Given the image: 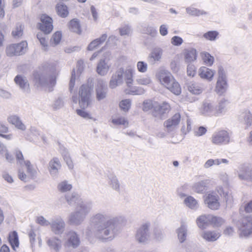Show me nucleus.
<instances>
[{"label":"nucleus","mask_w":252,"mask_h":252,"mask_svg":"<svg viewBox=\"0 0 252 252\" xmlns=\"http://www.w3.org/2000/svg\"><path fill=\"white\" fill-rule=\"evenodd\" d=\"M118 217H110L104 213H97L92 216L90 224L96 238L102 241L112 240L117 232Z\"/></svg>","instance_id":"obj_1"},{"label":"nucleus","mask_w":252,"mask_h":252,"mask_svg":"<svg viewBox=\"0 0 252 252\" xmlns=\"http://www.w3.org/2000/svg\"><path fill=\"white\" fill-rule=\"evenodd\" d=\"M160 83L175 95L181 93V87L172 74L167 70H160L157 75Z\"/></svg>","instance_id":"obj_2"},{"label":"nucleus","mask_w":252,"mask_h":252,"mask_svg":"<svg viewBox=\"0 0 252 252\" xmlns=\"http://www.w3.org/2000/svg\"><path fill=\"white\" fill-rule=\"evenodd\" d=\"M57 75L58 73L56 71L51 75L36 73L34 74V80L36 84L43 87L48 91L51 92L56 84Z\"/></svg>","instance_id":"obj_3"},{"label":"nucleus","mask_w":252,"mask_h":252,"mask_svg":"<svg viewBox=\"0 0 252 252\" xmlns=\"http://www.w3.org/2000/svg\"><path fill=\"white\" fill-rule=\"evenodd\" d=\"M91 88L86 85H83L81 86L79 91V95L80 99L78 100L77 96H72V101L75 103L79 102L80 106L85 109L87 108L91 103Z\"/></svg>","instance_id":"obj_4"},{"label":"nucleus","mask_w":252,"mask_h":252,"mask_svg":"<svg viewBox=\"0 0 252 252\" xmlns=\"http://www.w3.org/2000/svg\"><path fill=\"white\" fill-rule=\"evenodd\" d=\"M28 50V43L26 41L17 44H12L7 46L5 49V52L7 56L13 57L15 56L22 55Z\"/></svg>","instance_id":"obj_5"},{"label":"nucleus","mask_w":252,"mask_h":252,"mask_svg":"<svg viewBox=\"0 0 252 252\" xmlns=\"http://www.w3.org/2000/svg\"><path fill=\"white\" fill-rule=\"evenodd\" d=\"M150 223L146 222L141 225L137 229L135 235L137 241L140 243H145L151 238V234L150 231Z\"/></svg>","instance_id":"obj_6"},{"label":"nucleus","mask_w":252,"mask_h":252,"mask_svg":"<svg viewBox=\"0 0 252 252\" xmlns=\"http://www.w3.org/2000/svg\"><path fill=\"white\" fill-rule=\"evenodd\" d=\"M241 237H247L252 233V217L249 216L243 218L239 226Z\"/></svg>","instance_id":"obj_7"},{"label":"nucleus","mask_w":252,"mask_h":252,"mask_svg":"<svg viewBox=\"0 0 252 252\" xmlns=\"http://www.w3.org/2000/svg\"><path fill=\"white\" fill-rule=\"evenodd\" d=\"M118 70L119 72H121L123 81L126 83V86L128 88L131 87L135 73L134 67L131 65H128L126 68L120 67Z\"/></svg>","instance_id":"obj_8"},{"label":"nucleus","mask_w":252,"mask_h":252,"mask_svg":"<svg viewBox=\"0 0 252 252\" xmlns=\"http://www.w3.org/2000/svg\"><path fill=\"white\" fill-rule=\"evenodd\" d=\"M50 229L56 235H61L63 233L65 228V223L60 217H55L50 220Z\"/></svg>","instance_id":"obj_9"},{"label":"nucleus","mask_w":252,"mask_h":252,"mask_svg":"<svg viewBox=\"0 0 252 252\" xmlns=\"http://www.w3.org/2000/svg\"><path fill=\"white\" fill-rule=\"evenodd\" d=\"M230 137L227 132L225 130H220L213 134L211 138V142L216 145H221L228 144Z\"/></svg>","instance_id":"obj_10"},{"label":"nucleus","mask_w":252,"mask_h":252,"mask_svg":"<svg viewBox=\"0 0 252 252\" xmlns=\"http://www.w3.org/2000/svg\"><path fill=\"white\" fill-rule=\"evenodd\" d=\"M41 22L39 23V28L45 34L50 33L53 29L52 19L46 14H43L40 17Z\"/></svg>","instance_id":"obj_11"},{"label":"nucleus","mask_w":252,"mask_h":252,"mask_svg":"<svg viewBox=\"0 0 252 252\" xmlns=\"http://www.w3.org/2000/svg\"><path fill=\"white\" fill-rule=\"evenodd\" d=\"M80 241L78 235L74 231L71 230L66 233V240L64 247L76 248L80 245Z\"/></svg>","instance_id":"obj_12"},{"label":"nucleus","mask_w":252,"mask_h":252,"mask_svg":"<svg viewBox=\"0 0 252 252\" xmlns=\"http://www.w3.org/2000/svg\"><path fill=\"white\" fill-rule=\"evenodd\" d=\"M107 86L106 82L101 79L97 80L95 87L96 98L98 101L104 99L107 94Z\"/></svg>","instance_id":"obj_13"},{"label":"nucleus","mask_w":252,"mask_h":252,"mask_svg":"<svg viewBox=\"0 0 252 252\" xmlns=\"http://www.w3.org/2000/svg\"><path fill=\"white\" fill-rule=\"evenodd\" d=\"M239 179L241 180L252 182V168L247 165H242L237 171Z\"/></svg>","instance_id":"obj_14"},{"label":"nucleus","mask_w":252,"mask_h":252,"mask_svg":"<svg viewBox=\"0 0 252 252\" xmlns=\"http://www.w3.org/2000/svg\"><path fill=\"white\" fill-rule=\"evenodd\" d=\"M62 166L59 159L57 158H53L48 163V171L51 176L53 178H57L59 174V171Z\"/></svg>","instance_id":"obj_15"},{"label":"nucleus","mask_w":252,"mask_h":252,"mask_svg":"<svg viewBox=\"0 0 252 252\" xmlns=\"http://www.w3.org/2000/svg\"><path fill=\"white\" fill-rule=\"evenodd\" d=\"M170 110V105L166 102H163L161 104H156L154 106V111L153 115L155 117L161 119L162 116L169 112Z\"/></svg>","instance_id":"obj_16"},{"label":"nucleus","mask_w":252,"mask_h":252,"mask_svg":"<svg viewBox=\"0 0 252 252\" xmlns=\"http://www.w3.org/2000/svg\"><path fill=\"white\" fill-rule=\"evenodd\" d=\"M205 202L208 207L212 210H217L220 207L219 196L215 193L208 194L205 199Z\"/></svg>","instance_id":"obj_17"},{"label":"nucleus","mask_w":252,"mask_h":252,"mask_svg":"<svg viewBox=\"0 0 252 252\" xmlns=\"http://www.w3.org/2000/svg\"><path fill=\"white\" fill-rule=\"evenodd\" d=\"M92 205V202L83 201L76 206L75 210L86 218L88 214L91 212Z\"/></svg>","instance_id":"obj_18"},{"label":"nucleus","mask_w":252,"mask_h":252,"mask_svg":"<svg viewBox=\"0 0 252 252\" xmlns=\"http://www.w3.org/2000/svg\"><path fill=\"white\" fill-rule=\"evenodd\" d=\"M200 113L204 115L216 116L215 105L209 102H203L200 108Z\"/></svg>","instance_id":"obj_19"},{"label":"nucleus","mask_w":252,"mask_h":252,"mask_svg":"<svg viewBox=\"0 0 252 252\" xmlns=\"http://www.w3.org/2000/svg\"><path fill=\"white\" fill-rule=\"evenodd\" d=\"M163 50L159 47L153 49L148 56V61L152 63L160 62L162 56Z\"/></svg>","instance_id":"obj_20"},{"label":"nucleus","mask_w":252,"mask_h":252,"mask_svg":"<svg viewBox=\"0 0 252 252\" xmlns=\"http://www.w3.org/2000/svg\"><path fill=\"white\" fill-rule=\"evenodd\" d=\"M180 119V114L176 113L171 118L165 121L164 125L166 127L167 131L169 132L173 131L179 124Z\"/></svg>","instance_id":"obj_21"},{"label":"nucleus","mask_w":252,"mask_h":252,"mask_svg":"<svg viewBox=\"0 0 252 252\" xmlns=\"http://www.w3.org/2000/svg\"><path fill=\"white\" fill-rule=\"evenodd\" d=\"M209 182L207 180L196 182L192 186V190L197 193H203L208 189Z\"/></svg>","instance_id":"obj_22"},{"label":"nucleus","mask_w":252,"mask_h":252,"mask_svg":"<svg viewBox=\"0 0 252 252\" xmlns=\"http://www.w3.org/2000/svg\"><path fill=\"white\" fill-rule=\"evenodd\" d=\"M229 109V102L224 98L221 99L215 105L216 116L224 114Z\"/></svg>","instance_id":"obj_23"},{"label":"nucleus","mask_w":252,"mask_h":252,"mask_svg":"<svg viewBox=\"0 0 252 252\" xmlns=\"http://www.w3.org/2000/svg\"><path fill=\"white\" fill-rule=\"evenodd\" d=\"M188 232V226L185 221L182 220L181 226L176 230L178 238L180 243H183L186 240Z\"/></svg>","instance_id":"obj_24"},{"label":"nucleus","mask_w":252,"mask_h":252,"mask_svg":"<svg viewBox=\"0 0 252 252\" xmlns=\"http://www.w3.org/2000/svg\"><path fill=\"white\" fill-rule=\"evenodd\" d=\"M7 122L14 125L17 129L24 131L26 129V126L22 122V120L17 115H12L8 117Z\"/></svg>","instance_id":"obj_25"},{"label":"nucleus","mask_w":252,"mask_h":252,"mask_svg":"<svg viewBox=\"0 0 252 252\" xmlns=\"http://www.w3.org/2000/svg\"><path fill=\"white\" fill-rule=\"evenodd\" d=\"M85 218L76 210L70 213L68 217V222L73 225H79L85 220Z\"/></svg>","instance_id":"obj_26"},{"label":"nucleus","mask_w":252,"mask_h":252,"mask_svg":"<svg viewBox=\"0 0 252 252\" xmlns=\"http://www.w3.org/2000/svg\"><path fill=\"white\" fill-rule=\"evenodd\" d=\"M123 83L121 72H119L117 70L111 76L109 82V87L111 89H114Z\"/></svg>","instance_id":"obj_27"},{"label":"nucleus","mask_w":252,"mask_h":252,"mask_svg":"<svg viewBox=\"0 0 252 252\" xmlns=\"http://www.w3.org/2000/svg\"><path fill=\"white\" fill-rule=\"evenodd\" d=\"M220 233L217 231H204L201 233V237L207 242H214L220 236Z\"/></svg>","instance_id":"obj_28"},{"label":"nucleus","mask_w":252,"mask_h":252,"mask_svg":"<svg viewBox=\"0 0 252 252\" xmlns=\"http://www.w3.org/2000/svg\"><path fill=\"white\" fill-rule=\"evenodd\" d=\"M215 71L205 66L201 67L198 71L200 78L206 79L209 81L212 80Z\"/></svg>","instance_id":"obj_29"},{"label":"nucleus","mask_w":252,"mask_h":252,"mask_svg":"<svg viewBox=\"0 0 252 252\" xmlns=\"http://www.w3.org/2000/svg\"><path fill=\"white\" fill-rule=\"evenodd\" d=\"M184 56L185 62L190 64L196 60V51L193 48L185 49L184 52Z\"/></svg>","instance_id":"obj_30"},{"label":"nucleus","mask_w":252,"mask_h":252,"mask_svg":"<svg viewBox=\"0 0 252 252\" xmlns=\"http://www.w3.org/2000/svg\"><path fill=\"white\" fill-rule=\"evenodd\" d=\"M65 200L67 203L70 206L76 205L77 206L83 201L80 196L75 192L66 195Z\"/></svg>","instance_id":"obj_31"},{"label":"nucleus","mask_w":252,"mask_h":252,"mask_svg":"<svg viewBox=\"0 0 252 252\" xmlns=\"http://www.w3.org/2000/svg\"><path fill=\"white\" fill-rule=\"evenodd\" d=\"M14 81L23 92L28 93L30 91L29 84L25 77L17 75L15 77Z\"/></svg>","instance_id":"obj_32"},{"label":"nucleus","mask_w":252,"mask_h":252,"mask_svg":"<svg viewBox=\"0 0 252 252\" xmlns=\"http://www.w3.org/2000/svg\"><path fill=\"white\" fill-rule=\"evenodd\" d=\"M60 152L68 168L70 169H72L73 168L74 165L68 150L63 146H61L60 147Z\"/></svg>","instance_id":"obj_33"},{"label":"nucleus","mask_w":252,"mask_h":252,"mask_svg":"<svg viewBox=\"0 0 252 252\" xmlns=\"http://www.w3.org/2000/svg\"><path fill=\"white\" fill-rule=\"evenodd\" d=\"M108 184L112 189L118 192L120 191V183L115 175L110 174L108 176Z\"/></svg>","instance_id":"obj_34"},{"label":"nucleus","mask_w":252,"mask_h":252,"mask_svg":"<svg viewBox=\"0 0 252 252\" xmlns=\"http://www.w3.org/2000/svg\"><path fill=\"white\" fill-rule=\"evenodd\" d=\"M48 245L56 252H59L62 248V241L57 237L48 239L47 241Z\"/></svg>","instance_id":"obj_35"},{"label":"nucleus","mask_w":252,"mask_h":252,"mask_svg":"<svg viewBox=\"0 0 252 252\" xmlns=\"http://www.w3.org/2000/svg\"><path fill=\"white\" fill-rule=\"evenodd\" d=\"M107 35L106 33L103 34L99 38L92 41L88 46V50L93 51L98 46L102 44L106 39Z\"/></svg>","instance_id":"obj_36"},{"label":"nucleus","mask_w":252,"mask_h":252,"mask_svg":"<svg viewBox=\"0 0 252 252\" xmlns=\"http://www.w3.org/2000/svg\"><path fill=\"white\" fill-rule=\"evenodd\" d=\"M210 215H202L199 217L196 220L198 226L202 229L206 228L207 226L210 224Z\"/></svg>","instance_id":"obj_37"},{"label":"nucleus","mask_w":252,"mask_h":252,"mask_svg":"<svg viewBox=\"0 0 252 252\" xmlns=\"http://www.w3.org/2000/svg\"><path fill=\"white\" fill-rule=\"evenodd\" d=\"M67 26L70 31L79 34L81 33V26L77 19H73L70 20Z\"/></svg>","instance_id":"obj_38"},{"label":"nucleus","mask_w":252,"mask_h":252,"mask_svg":"<svg viewBox=\"0 0 252 252\" xmlns=\"http://www.w3.org/2000/svg\"><path fill=\"white\" fill-rule=\"evenodd\" d=\"M56 10L57 14L62 18H66L69 14L67 6L62 3L57 4Z\"/></svg>","instance_id":"obj_39"},{"label":"nucleus","mask_w":252,"mask_h":252,"mask_svg":"<svg viewBox=\"0 0 252 252\" xmlns=\"http://www.w3.org/2000/svg\"><path fill=\"white\" fill-rule=\"evenodd\" d=\"M240 119L247 126L252 125V114L250 110H246L243 112L240 115Z\"/></svg>","instance_id":"obj_40"},{"label":"nucleus","mask_w":252,"mask_h":252,"mask_svg":"<svg viewBox=\"0 0 252 252\" xmlns=\"http://www.w3.org/2000/svg\"><path fill=\"white\" fill-rule=\"evenodd\" d=\"M109 69V66L103 60H101L98 63L96 71L98 74L101 76L106 75Z\"/></svg>","instance_id":"obj_41"},{"label":"nucleus","mask_w":252,"mask_h":252,"mask_svg":"<svg viewBox=\"0 0 252 252\" xmlns=\"http://www.w3.org/2000/svg\"><path fill=\"white\" fill-rule=\"evenodd\" d=\"M9 242L14 250H16V248H18L19 245V238L18 233L16 231H14L9 234Z\"/></svg>","instance_id":"obj_42"},{"label":"nucleus","mask_w":252,"mask_h":252,"mask_svg":"<svg viewBox=\"0 0 252 252\" xmlns=\"http://www.w3.org/2000/svg\"><path fill=\"white\" fill-rule=\"evenodd\" d=\"M188 90L191 93L195 94H199L203 91V88L200 85L195 82H189L187 84Z\"/></svg>","instance_id":"obj_43"},{"label":"nucleus","mask_w":252,"mask_h":252,"mask_svg":"<svg viewBox=\"0 0 252 252\" xmlns=\"http://www.w3.org/2000/svg\"><path fill=\"white\" fill-rule=\"evenodd\" d=\"M228 88L227 80H217L215 91L217 94H222L225 93Z\"/></svg>","instance_id":"obj_44"},{"label":"nucleus","mask_w":252,"mask_h":252,"mask_svg":"<svg viewBox=\"0 0 252 252\" xmlns=\"http://www.w3.org/2000/svg\"><path fill=\"white\" fill-rule=\"evenodd\" d=\"M112 123L116 126L121 125L125 128L128 127V122L126 118L123 116L116 117L112 119Z\"/></svg>","instance_id":"obj_45"},{"label":"nucleus","mask_w":252,"mask_h":252,"mask_svg":"<svg viewBox=\"0 0 252 252\" xmlns=\"http://www.w3.org/2000/svg\"><path fill=\"white\" fill-rule=\"evenodd\" d=\"M24 164L27 168V172L32 179H34L36 177V170L33 168V165L31 164L29 160L24 161Z\"/></svg>","instance_id":"obj_46"},{"label":"nucleus","mask_w":252,"mask_h":252,"mask_svg":"<svg viewBox=\"0 0 252 252\" xmlns=\"http://www.w3.org/2000/svg\"><path fill=\"white\" fill-rule=\"evenodd\" d=\"M184 203L187 206L192 209H195L198 207L197 200L191 196H189L185 198Z\"/></svg>","instance_id":"obj_47"},{"label":"nucleus","mask_w":252,"mask_h":252,"mask_svg":"<svg viewBox=\"0 0 252 252\" xmlns=\"http://www.w3.org/2000/svg\"><path fill=\"white\" fill-rule=\"evenodd\" d=\"M186 10L188 14L193 16H199L207 14L205 11L196 9L193 7H188L186 8Z\"/></svg>","instance_id":"obj_48"},{"label":"nucleus","mask_w":252,"mask_h":252,"mask_svg":"<svg viewBox=\"0 0 252 252\" xmlns=\"http://www.w3.org/2000/svg\"><path fill=\"white\" fill-rule=\"evenodd\" d=\"M202 60L204 63L208 66H211L214 61V58L207 52H202L201 53Z\"/></svg>","instance_id":"obj_49"},{"label":"nucleus","mask_w":252,"mask_h":252,"mask_svg":"<svg viewBox=\"0 0 252 252\" xmlns=\"http://www.w3.org/2000/svg\"><path fill=\"white\" fill-rule=\"evenodd\" d=\"M72 188V185L66 181L61 182L58 186V189L63 192L70 190Z\"/></svg>","instance_id":"obj_50"},{"label":"nucleus","mask_w":252,"mask_h":252,"mask_svg":"<svg viewBox=\"0 0 252 252\" xmlns=\"http://www.w3.org/2000/svg\"><path fill=\"white\" fill-rule=\"evenodd\" d=\"M210 219V224H213L215 227L220 226L224 222V220L220 217L211 216Z\"/></svg>","instance_id":"obj_51"},{"label":"nucleus","mask_w":252,"mask_h":252,"mask_svg":"<svg viewBox=\"0 0 252 252\" xmlns=\"http://www.w3.org/2000/svg\"><path fill=\"white\" fill-rule=\"evenodd\" d=\"M131 100L126 99L122 100L119 104V106L122 110L125 112H127L131 106Z\"/></svg>","instance_id":"obj_52"},{"label":"nucleus","mask_w":252,"mask_h":252,"mask_svg":"<svg viewBox=\"0 0 252 252\" xmlns=\"http://www.w3.org/2000/svg\"><path fill=\"white\" fill-rule=\"evenodd\" d=\"M64 105V98L63 96L58 97L53 104V108L54 110H58L62 108Z\"/></svg>","instance_id":"obj_53"},{"label":"nucleus","mask_w":252,"mask_h":252,"mask_svg":"<svg viewBox=\"0 0 252 252\" xmlns=\"http://www.w3.org/2000/svg\"><path fill=\"white\" fill-rule=\"evenodd\" d=\"M62 37V34L61 32L58 31L56 32L53 35L51 39V43L52 44H54L55 45H57L60 42Z\"/></svg>","instance_id":"obj_54"},{"label":"nucleus","mask_w":252,"mask_h":252,"mask_svg":"<svg viewBox=\"0 0 252 252\" xmlns=\"http://www.w3.org/2000/svg\"><path fill=\"white\" fill-rule=\"evenodd\" d=\"M218 35L216 31H209L204 34L203 37L207 40H215Z\"/></svg>","instance_id":"obj_55"},{"label":"nucleus","mask_w":252,"mask_h":252,"mask_svg":"<svg viewBox=\"0 0 252 252\" xmlns=\"http://www.w3.org/2000/svg\"><path fill=\"white\" fill-rule=\"evenodd\" d=\"M23 33V28L21 25L17 26L12 31V34L15 38H19Z\"/></svg>","instance_id":"obj_56"},{"label":"nucleus","mask_w":252,"mask_h":252,"mask_svg":"<svg viewBox=\"0 0 252 252\" xmlns=\"http://www.w3.org/2000/svg\"><path fill=\"white\" fill-rule=\"evenodd\" d=\"M119 32L122 36L129 35L131 33V29L129 26L126 25L119 29Z\"/></svg>","instance_id":"obj_57"},{"label":"nucleus","mask_w":252,"mask_h":252,"mask_svg":"<svg viewBox=\"0 0 252 252\" xmlns=\"http://www.w3.org/2000/svg\"><path fill=\"white\" fill-rule=\"evenodd\" d=\"M218 78L217 80H227L226 72L223 68L220 66L218 68Z\"/></svg>","instance_id":"obj_58"},{"label":"nucleus","mask_w":252,"mask_h":252,"mask_svg":"<svg viewBox=\"0 0 252 252\" xmlns=\"http://www.w3.org/2000/svg\"><path fill=\"white\" fill-rule=\"evenodd\" d=\"M156 106V104H153L152 101L150 100H146L143 102V110L147 112L151 110L153 108V111H154V106Z\"/></svg>","instance_id":"obj_59"},{"label":"nucleus","mask_w":252,"mask_h":252,"mask_svg":"<svg viewBox=\"0 0 252 252\" xmlns=\"http://www.w3.org/2000/svg\"><path fill=\"white\" fill-rule=\"evenodd\" d=\"M36 222L39 224L44 226H47L50 225V221H48L43 216L38 217L36 219Z\"/></svg>","instance_id":"obj_60"},{"label":"nucleus","mask_w":252,"mask_h":252,"mask_svg":"<svg viewBox=\"0 0 252 252\" xmlns=\"http://www.w3.org/2000/svg\"><path fill=\"white\" fill-rule=\"evenodd\" d=\"M145 92L144 89L141 88H131L128 93V94L131 95H141Z\"/></svg>","instance_id":"obj_61"},{"label":"nucleus","mask_w":252,"mask_h":252,"mask_svg":"<svg viewBox=\"0 0 252 252\" xmlns=\"http://www.w3.org/2000/svg\"><path fill=\"white\" fill-rule=\"evenodd\" d=\"M37 38L39 40L41 45L43 47L44 49L46 50L47 47V41L46 38L43 37L42 33H37Z\"/></svg>","instance_id":"obj_62"},{"label":"nucleus","mask_w":252,"mask_h":252,"mask_svg":"<svg viewBox=\"0 0 252 252\" xmlns=\"http://www.w3.org/2000/svg\"><path fill=\"white\" fill-rule=\"evenodd\" d=\"M183 42V40L182 38L178 36H174L171 39V43L172 45L174 46H180L181 45Z\"/></svg>","instance_id":"obj_63"},{"label":"nucleus","mask_w":252,"mask_h":252,"mask_svg":"<svg viewBox=\"0 0 252 252\" xmlns=\"http://www.w3.org/2000/svg\"><path fill=\"white\" fill-rule=\"evenodd\" d=\"M137 68L140 72H145L147 70V64L144 62L139 61L137 63Z\"/></svg>","instance_id":"obj_64"}]
</instances>
